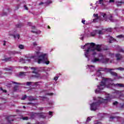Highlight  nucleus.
Returning a JSON list of instances; mask_svg holds the SVG:
<instances>
[{"label": "nucleus", "instance_id": "obj_1", "mask_svg": "<svg viewBox=\"0 0 124 124\" xmlns=\"http://www.w3.org/2000/svg\"><path fill=\"white\" fill-rule=\"evenodd\" d=\"M34 55L35 56H33L32 58H38V63L39 64L41 63V62H42L43 60H45V59H46V60L47 59V57L45 58V57H46V54L41 55L39 51L35 52Z\"/></svg>", "mask_w": 124, "mask_h": 124}, {"label": "nucleus", "instance_id": "obj_2", "mask_svg": "<svg viewBox=\"0 0 124 124\" xmlns=\"http://www.w3.org/2000/svg\"><path fill=\"white\" fill-rule=\"evenodd\" d=\"M108 79L107 78H104L103 80L101 82V84L100 85H98V89L99 90L96 89L95 92L96 93H100V91H102L103 89H104V87H105V85H106V82Z\"/></svg>", "mask_w": 124, "mask_h": 124}, {"label": "nucleus", "instance_id": "obj_3", "mask_svg": "<svg viewBox=\"0 0 124 124\" xmlns=\"http://www.w3.org/2000/svg\"><path fill=\"white\" fill-rule=\"evenodd\" d=\"M102 102L99 101L98 102L93 103L91 104V111H95L97 109L98 106H99L100 104H101Z\"/></svg>", "mask_w": 124, "mask_h": 124}, {"label": "nucleus", "instance_id": "obj_4", "mask_svg": "<svg viewBox=\"0 0 124 124\" xmlns=\"http://www.w3.org/2000/svg\"><path fill=\"white\" fill-rule=\"evenodd\" d=\"M30 68L33 70V71L32 72V73L35 74V75H33V77H35V78H38L39 77H40V75H39L38 73L35 72V70H36L37 68L34 67H30Z\"/></svg>", "mask_w": 124, "mask_h": 124}, {"label": "nucleus", "instance_id": "obj_5", "mask_svg": "<svg viewBox=\"0 0 124 124\" xmlns=\"http://www.w3.org/2000/svg\"><path fill=\"white\" fill-rule=\"evenodd\" d=\"M90 52H94V49H91V47H87V49L84 53L86 58H89L88 55L90 54Z\"/></svg>", "mask_w": 124, "mask_h": 124}, {"label": "nucleus", "instance_id": "obj_6", "mask_svg": "<svg viewBox=\"0 0 124 124\" xmlns=\"http://www.w3.org/2000/svg\"><path fill=\"white\" fill-rule=\"evenodd\" d=\"M36 115L40 118V119H46V116L45 115V113L44 112H38V113H35Z\"/></svg>", "mask_w": 124, "mask_h": 124}, {"label": "nucleus", "instance_id": "obj_7", "mask_svg": "<svg viewBox=\"0 0 124 124\" xmlns=\"http://www.w3.org/2000/svg\"><path fill=\"white\" fill-rule=\"evenodd\" d=\"M109 60V58L103 57L101 59V60H100V62H101L102 63H105V64H106V63H108Z\"/></svg>", "mask_w": 124, "mask_h": 124}, {"label": "nucleus", "instance_id": "obj_8", "mask_svg": "<svg viewBox=\"0 0 124 124\" xmlns=\"http://www.w3.org/2000/svg\"><path fill=\"white\" fill-rule=\"evenodd\" d=\"M93 50H94V51L96 50V51H98V52H100V51H101V46L100 45H97L96 46V47L93 48Z\"/></svg>", "mask_w": 124, "mask_h": 124}, {"label": "nucleus", "instance_id": "obj_9", "mask_svg": "<svg viewBox=\"0 0 124 124\" xmlns=\"http://www.w3.org/2000/svg\"><path fill=\"white\" fill-rule=\"evenodd\" d=\"M113 87H119V88H124V85L122 83H112V84Z\"/></svg>", "mask_w": 124, "mask_h": 124}, {"label": "nucleus", "instance_id": "obj_10", "mask_svg": "<svg viewBox=\"0 0 124 124\" xmlns=\"http://www.w3.org/2000/svg\"><path fill=\"white\" fill-rule=\"evenodd\" d=\"M115 57L116 58L117 61H121V60H122V59H123V55H121L119 53L116 54L115 55Z\"/></svg>", "mask_w": 124, "mask_h": 124}, {"label": "nucleus", "instance_id": "obj_11", "mask_svg": "<svg viewBox=\"0 0 124 124\" xmlns=\"http://www.w3.org/2000/svg\"><path fill=\"white\" fill-rule=\"evenodd\" d=\"M108 71L110 72V74L112 76H115V77H117V76H118V74H117V73L112 71V70H113V69H108Z\"/></svg>", "mask_w": 124, "mask_h": 124}, {"label": "nucleus", "instance_id": "obj_12", "mask_svg": "<svg viewBox=\"0 0 124 124\" xmlns=\"http://www.w3.org/2000/svg\"><path fill=\"white\" fill-rule=\"evenodd\" d=\"M90 45V46L88 47V48L90 47V49H93V47H94V46H95V44L94 43H87L85 44V45Z\"/></svg>", "mask_w": 124, "mask_h": 124}, {"label": "nucleus", "instance_id": "obj_13", "mask_svg": "<svg viewBox=\"0 0 124 124\" xmlns=\"http://www.w3.org/2000/svg\"><path fill=\"white\" fill-rule=\"evenodd\" d=\"M23 26L24 24L20 23L16 25V28L20 29L22 28V27H23Z\"/></svg>", "mask_w": 124, "mask_h": 124}, {"label": "nucleus", "instance_id": "obj_14", "mask_svg": "<svg viewBox=\"0 0 124 124\" xmlns=\"http://www.w3.org/2000/svg\"><path fill=\"white\" fill-rule=\"evenodd\" d=\"M97 33V30H94L91 33V36H95Z\"/></svg>", "mask_w": 124, "mask_h": 124}, {"label": "nucleus", "instance_id": "obj_15", "mask_svg": "<svg viewBox=\"0 0 124 124\" xmlns=\"http://www.w3.org/2000/svg\"><path fill=\"white\" fill-rule=\"evenodd\" d=\"M92 62H100V59L97 58H94V59L92 60Z\"/></svg>", "mask_w": 124, "mask_h": 124}, {"label": "nucleus", "instance_id": "obj_16", "mask_svg": "<svg viewBox=\"0 0 124 124\" xmlns=\"http://www.w3.org/2000/svg\"><path fill=\"white\" fill-rule=\"evenodd\" d=\"M93 16H94V17H96V18H95V19H93V22H96V20H98V19H99V17H98V14H94L93 15Z\"/></svg>", "mask_w": 124, "mask_h": 124}, {"label": "nucleus", "instance_id": "obj_17", "mask_svg": "<svg viewBox=\"0 0 124 124\" xmlns=\"http://www.w3.org/2000/svg\"><path fill=\"white\" fill-rule=\"evenodd\" d=\"M35 99H36V98H33V97H32L31 96H28V100L29 101H33V100H35Z\"/></svg>", "mask_w": 124, "mask_h": 124}, {"label": "nucleus", "instance_id": "obj_18", "mask_svg": "<svg viewBox=\"0 0 124 124\" xmlns=\"http://www.w3.org/2000/svg\"><path fill=\"white\" fill-rule=\"evenodd\" d=\"M2 62H10L11 61V58H5L4 59H1Z\"/></svg>", "mask_w": 124, "mask_h": 124}, {"label": "nucleus", "instance_id": "obj_19", "mask_svg": "<svg viewBox=\"0 0 124 124\" xmlns=\"http://www.w3.org/2000/svg\"><path fill=\"white\" fill-rule=\"evenodd\" d=\"M123 3V1H117L116 2V4L117 5V6H121Z\"/></svg>", "mask_w": 124, "mask_h": 124}, {"label": "nucleus", "instance_id": "obj_20", "mask_svg": "<svg viewBox=\"0 0 124 124\" xmlns=\"http://www.w3.org/2000/svg\"><path fill=\"white\" fill-rule=\"evenodd\" d=\"M26 74H27V72H20L19 73V76H26Z\"/></svg>", "mask_w": 124, "mask_h": 124}, {"label": "nucleus", "instance_id": "obj_21", "mask_svg": "<svg viewBox=\"0 0 124 124\" xmlns=\"http://www.w3.org/2000/svg\"><path fill=\"white\" fill-rule=\"evenodd\" d=\"M96 31H97V33H98L99 35L103 34V32L102 31V30H96Z\"/></svg>", "mask_w": 124, "mask_h": 124}, {"label": "nucleus", "instance_id": "obj_22", "mask_svg": "<svg viewBox=\"0 0 124 124\" xmlns=\"http://www.w3.org/2000/svg\"><path fill=\"white\" fill-rule=\"evenodd\" d=\"M0 91H1L2 93H7V91L6 90H4L2 88V87L0 88Z\"/></svg>", "mask_w": 124, "mask_h": 124}, {"label": "nucleus", "instance_id": "obj_23", "mask_svg": "<svg viewBox=\"0 0 124 124\" xmlns=\"http://www.w3.org/2000/svg\"><path fill=\"white\" fill-rule=\"evenodd\" d=\"M33 84V82H27L26 85L27 86H31Z\"/></svg>", "mask_w": 124, "mask_h": 124}, {"label": "nucleus", "instance_id": "obj_24", "mask_svg": "<svg viewBox=\"0 0 124 124\" xmlns=\"http://www.w3.org/2000/svg\"><path fill=\"white\" fill-rule=\"evenodd\" d=\"M103 50H104V51H108L109 48H108V46H105L103 47Z\"/></svg>", "mask_w": 124, "mask_h": 124}, {"label": "nucleus", "instance_id": "obj_25", "mask_svg": "<svg viewBox=\"0 0 124 124\" xmlns=\"http://www.w3.org/2000/svg\"><path fill=\"white\" fill-rule=\"evenodd\" d=\"M111 39L109 40V43H112L113 41H116V39H114L113 37H110Z\"/></svg>", "mask_w": 124, "mask_h": 124}, {"label": "nucleus", "instance_id": "obj_26", "mask_svg": "<svg viewBox=\"0 0 124 124\" xmlns=\"http://www.w3.org/2000/svg\"><path fill=\"white\" fill-rule=\"evenodd\" d=\"M18 86H16L13 88L14 92H17V90H18Z\"/></svg>", "mask_w": 124, "mask_h": 124}, {"label": "nucleus", "instance_id": "obj_27", "mask_svg": "<svg viewBox=\"0 0 124 124\" xmlns=\"http://www.w3.org/2000/svg\"><path fill=\"white\" fill-rule=\"evenodd\" d=\"M24 47L25 46L23 45H19L18 46V48H19V49H24Z\"/></svg>", "mask_w": 124, "mask_h": 124}, {"label": "nucleus", "instance_id": "obj_28", "mask_svg": "<svg viewBox=\"0 0 124 124\" xmlns=\"http://www.w3.org/2000/svg\"><path fill=\"white\" fill-rule=\"evenodd\" d=\"M11 83L12 84H16V85H21V83H20L19 82H15V81H11Z\"/></svg>", "mask_w": 124, "mask_h": 124}, {"label": "nucleus", "instance_id": "obj_29", "mask_svg": "<svg viewBox=\"0 0 124 124\" xmlns=\"http://www.w3.org/2000/svg\"><path fill=\"white\" fill-rule=\"evenodd\" d=\"M27 95H24L23 96H22V97L21 98V100H25V99H26V98H27Z\"/></svg>", "mask_w": 124, "mask_h": 124}, {"label": "nucleus", "instance_id": "obj_30", "mask_svg": "<svg viewBox=\"0 0 124 124\" xmlns=\"http://www.w3.org/2000/svg\"><path fill=\"white\" fill-rule=\"evenodd\" d=\"M99 3L100 4H102V5H104V3H103V0H99Z\"/></svg>", "mask_w": 124, "mask_h": 124}, {"label": "nucleus", "instance_id": "obj_31", "mask_svg": "<svg viewBox=\"0 0 124 124\" xmlns=\"http://www.w3.org/2000/svg\"><path fill=\"white\" fill-rule=\"evenodd\" d=\"M109 20H110V22H114V20H113V16H110L109 17Z\"/></svg>", "mask_w": 124, "mask_h": 124}, {"label": "nucleus", "instance_id": "obj_32", "mask_svg": "<svg viewBox=\"0 0 124 124\" xmlns=\"http://www.w3.org/2000/svg\"><path fill=\"white\" fill-rule=\"evenodd\" d=\"M117 37H118V38H122L124 37V35H123V34H120V35H118V36H117Z\"/></svg>", "mask_w": 124, "mask_h": 124}, {"label": "nucleus", "instance_id": "obj_33", "mask_svg": "<svg viewBox=\"0 0 124 124\" xmlns=\"http://www.w3.org/2000/svg\"><path fill=\"white\" fill-rule=\"evenodd\" d=\"M114 53H109V56L111 57V58H114Z\"/></svg>", "mask_w": 124, "mask_h": 124}, {"label": "nucleus", "instance_id": "obj_34", "mask_svg": "<svg viewBox=\"0 0 124 124\" xmlns=\"http://www.w3.org/2000/svg\"><path fill=\"white\" fill-rule=\"evenodd\" d=\"M39 83V82H33L32 85H34L35 86H36V87H37V86H38Z\"/></svg>", "mask_w": 124, "mask_h": 124}, {"label": "nucleus", "instance_id": "obj_35", "mask_svg": "<svg viewBox=\"0 0 124 124\" xmlns=\"http://www.w3.org/2000/svg\"><path fill=\"white\" fill-rule=\"evenodd\" d=\"M22 120H29V117H24L22 118Z\"/></svg>", "mask_w": 124, "mask_h": 124}, {"label": "nucleus", "instance_id": "obj_36", "mask_svg": "<svg viewBox=\"0 0 124 124\" xmlns=\"http://www.w3.org/2000/svg\"><path fill=\"white\" fill-rule=\"evenodd\" d=\"M117 69H118V70L123 71V70H124V68L120 67L118 68Z\"/></svg>", "mask_w": 124, "mask_h": 124}, {"label": "nucleus", "instance_id": "obj_37", "mask_svg": "<svg viewBox=\"0 0 124 124\" xmlns=\"http://www.w3.org/2000/svg\"><path fill=\"white\" fill-rule=\"evenodd\" d=\"M25 62V59H24L23 58H20L19 62Z\"/></svg>", "mask_w": 124, "mask_h": 124}, {"label": "nucleus", "instance_id": "obj_38", "mask_svg": "<svg viewBox=\"0 0 124 124\" xmlns=\"http://www.w3.org/2000/svg\"><path fill=\"white\" fill-rule=\"evenodd\" d=\"M9 118V117H8V118H7L8 123H11V121H12V122H13V121H14V119H12V120H9V119H8Z\"/></svg>", "mask_w": 124, "mask_h": 124}, {"label": "nucleus", "instance_id": "obj_39", "mask_svg": "<svg viewBox=\"0 0 124 124\" xmlns=\"http://www.w3.org/2000/svg\"><path fill=\"white\" fill-rule=\"evenodd\" d=\"M91 117H89L87 118V122H90L91 121Z\"/></svg>", "mask_w": 124, "mask_h": 124}, {"label": "nucleus", "instance_id": "obj_40", "mask_svg": "<svg viewBox=\"0 0 124 124\" xmlns=\"http://www.w3.org/2000/svg\"><path fill=\"white\" fill-rule=\"evenodd\" d=\"M33 46H37V43H36V42H33Z\"/></svg>", "mask_w": 124, "mask_h": 124}, {"label": "nucleus", "instance_id": "obj_41", "mask_svg": "<svg viewBox=\"0 0 124 124\" xmlns=\"http://www.w3.org/2000/svg\"><path fill=\"white\" fill-rule=\"evenodd\" d=\"M115 118H116V117H114V116H110L109 119L110 120H114V119H115Z\"/></svg>", "mask_w": 124, "mask_h": 124}, {"label": "nucleus", "instance_id": "obj_42", "mask_svg": "<svg viewBox=\"0 0 124 124\" xmlns=\"http://www.w3.org/2000/svg\"><path fill=\"white\" fill-rule=\"evenodd\" d=\"M49 116H53V112L49 111Z\"/></svg>", "mask_w": 124, "mask_h": 124}, {"label": "nucleus", "instance_id": "obj_43", "mask_svg": "<svg viewBox=\"0 0 124 124\" xmlns=\"http://www.w3.org/2000/svg\"><path fill=\"white\" fill-rule=\"evenodd\" d=\"M24 6V8H25V9H26V10H29V8H28V7H27V5H25Z\"/></svg>", "mask_w": 124, "mask_h": 124}, {"label": "nucleus", "instance_id": "obj_44", "mask_svg": "<svg viewBox=\"0 0 124 124\" xmlns=\"http://www.w3.org/2000/svg\"><path fill=\"white\" fill-rule=\"evenodd\" d=\"M109 3H111L112 2H115V0H109Z\"/></svg>", "mask_w": 124, "mask_h": 124}, {"label": "nucleus", "instance_id": "obj_45", "mask_svg": "<svg viewBox=\"0 0 124 124\" xmlns=\"http://www.w3.org/2000/svg\"><path fill=\"white\" fill-rule=\"evenodd\" d=\"M45 63L46 64H49V63H50V61H46Z\"/></svg>", "mask_w": 124, "mask_h": 124}, {"label": "nucleus", "instance_id": "obj_46", "mask_svg": "<svg viewBox=\"0 0 124 124\" xmlns=\"http://www.w3.org/2000/svg\"><path fill=\"white\" fill-rule=\"evenodd\" d=\"M85 22H86V20H82L81 21V23H82V24H83V25H85L86 24L85 23Z\"/></svg>", "mask_w": 124, "mask_h": 124}, {"label": "nucleus", "instance_id": "obj_47", "mask_svg": "<svg viewBox=\"0 0 124 124\" xmlns=\"http://www.w3.org/2000/svg\"><path fill=\"white\" fill-rule=\"evenodd\" d=\"M118 102L117 101H115V102H113V104L114 105H117V104H118Z\"/></svg>", "mask_w": 124, "mask_h": 124}, {"label": "nucleus", "instance_id": "obj_48", "mask_svg": "<svg viewBox=\"0 0 124 124\" xmlns=\"http://www.w3.org/2000/svg\"><path fill=\"white\" fill-rule=\"evenodd\" d=\"M58 78H59L58 77H54V80H55V81H57Z\"/></svg>", "mask_w": 124, "mask_h": 124}, {"label": "nucleus", "instance_id": "obj_49", "mask_svg": "<svg viewBox=\"0 0 124 124\" xmlns=\"http://www.w3.org/2000/svg\"><path fill=\"white\" fill-rule=\"evenodd\" d=\"M12 36H13L14 38H16L17 37V36L15 34H12Z\"/></svg>", "mask_w": 124, "mask_h": 124}, {"label": "nucleus", "instance_id": "obj_50", "mask_svg": "<svg viewBox=\"0 0 124 124\" xmlns=\"http://www.w3.org/2000/svg\"><path fill=\"white\" fill-rule=\"evenodd\" d=\"M16 36H17L18 39H20V35L19 34H17L16 35Z\"/></svg>", "mask_w": 124, "mask_h": 124}, {"label": "nucleus", "instance_id": "obj_51", "mask_svg": "<svg viewBox=\"0 0 124 124\" xmlns=\"http://www.w3.org/2000/svg\"><path fill=\"white\" fill-rule=\"evenodd\" d=\"M54 94V93H47L48 95H53Z\"/></svg>", "mask_w": 124, "mask_h": 124}, {"label": "nucleus", "instance_id": "obj_52", "mask_svg": "<svg viewBox=\"0 0 124 124\" xmlns=\"http://www.w3.org/2000/svg\"><path fill=\"white\" fill-rule=\"evenodd\" d=\"M28 26H29L30 27H31V22H28Z\"/></svg>", "mask_w": 124, "mask_h": 124}, {"label": "nucleus", "instance_id": "obj_53", "mask_svg": "<svg viewBox=\"0 0 124 124\" xmlns=\"http://www.w3.org/2000/svg\"><path fill=\"white\" fill-rule=\"evenodd\" d=\"M120 52H122V53H124V50L123 48L120 49Z\"/></svg>", "mask_w": 124, "mask_h": 124}, {"label": "nucleus", "instance_id": "obj_54", "mask_svg": "<svg viewBox=\"0 0 124 124\" xmlns=\"http://www.w3.org/2000/svg\"><path fill=\"white\" fill-rule=\"evenodd\" d=\"M42 4H44V2H41L40 3H39V5H41Z\"/></svg>", "mask_w": 124, "mask_h": 124}, {"label": "nucleus", "instance_id": "obj_55", "mask_svg": "<svg viewBox=\"0 0 124 124\" xmlns=\"http://www.w3.org/2000/svg\"><path fill=\"white\" fill-rule=\"evenodd\" d=\"M43 109H44V108L41 107V108H40L39 109L41 111H42V110H43Z\"/></svg>", "mask_w": 124, "mask_h": 124}, {"label": "nucleus", "instance_id": "obj_56", "mask_svg": "<svg viewBox=\"0 0 124 124\" xmlns=\"http://www.w3.org/2000/svg\"><path fill=\"white\" fill-rule=\"evenodd\" d=\"M31 29L32 30H35V26H32Z\"/></svg>", "mask_w": 124, "mask_h": 124}, {"label": "nucleus", "instance_id": "obj_57", "mask_svg": "<svg viewBox=\"0 0 124 124\" xmlns=\"http://www.w3.org/2000/svg\"><path fill=\"white\" fill-rule=\"evenodd\" d=\"M31 32H32V33H36L35 31H31Z\"/></svg>", "mask_w": 124, "mask_h": 124}, {"label": "nucleus", "instance_id": "obj_58", "mask_svg": "<svg viewBox=\"0 0 124 124\" xmlns=\"http://www.w3.org/2000/svg\"><path fill=\"white\" fill-rule=\"evenodd\" d=\"M34 117H35L34 114H32V115H31V118H34Z\"/></svg>", "mask_w": 124, "mask_h": 124}, {"label": "nucleus", "instance_id": "obj_59", "mask_svg": "<svg viewBox=\"0 0 124 124\" xmlns=\"http://www.w3.org/2000/svg\"><path fill=\"white\" fill-rule=\"evenodd\" d=\"M124 105H122L121 106V108L122 109H123V108H124Z\"/></svg>", "mask_w": 124, "mask_h": 124}, {"label": "nucleus", "instance_id": "obj_60", "mask_svg": "<svg viewBox=\"0 0 124 124\" xmlns=\"http://www.w3.org/2000/svg\"><path fill=\"white\" fill-rule=\"evenodd\" d=\"M16 10L19 9V6H17L16 7Z\"/></svg>", "mask_w": 124, "mask_h": 124}, {"label": "nucleus", "instance_id": "obj_61", "mask_svg": "<svg viewBox=\"0 0 124 124\" xmlns=\"http://www.w3.org/2000/svg\"><path fill=\"white\" fill-rule=\"evenodd\" d=\"M86 46H87V45H85V46H83L82 47V49H84L85 47H86Z\"/></svg>", "mask_w": 124, "mask_h": 124}, {"label": "nucleus", "instance_id": "obj_62", "mask_svg": "<svg viewBox=\"0 0 124 124\" xmlns=\"http://www.w3.org/2000/svg\"><path fill=\"white\" fill-rule=\"evenodd\" d=\"M28 105H31V104H32V103H28Z\"/></svg>", "mask_w": 124, "mask_h": 124}, {"label": "nucleus", "instance_id": "obj_63", "mask_svg": "<svg viewBox=\"0 0 124 124\" xmlns=\"http://www.w3.org/2000/svg\"><path fill=\"white\" fill-rule=\"evenodd\" d=\"M47 3H52V1H47Z\"/></svg>", "mask_w": 124, "mask_h": 124}, {"label": "nucleus", "instance_id": "obj_64", "mask_svg": "<svg viewBox=\"0 0 124 124\" xmlns=\"http://www.w3.org/2000/svg\"><path fill=\"white\" fill-rule=\"evenodd\" d=\"M106 16V14H104V15H103V17H105V16Z\"/></svg>", "mask_w": 124, "mask_h": 124}]
</instances>
